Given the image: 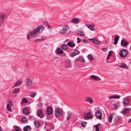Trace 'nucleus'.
Wrapping results in <instances>:
<instances>
[{"mask_svg":"<svg viewBox=\"0 0 131 131\" xmlns=\"http://www.w3.org/2000/svg\"><path fill=\"white\" fill-rule=\"evenodd\" d=\"M55 114L57 117H60L62 115V110L59 108H56L55 110Z\"/></svg>","mask_w":131,"mask_h":131,"instance_id":"nucleus-1","label":"nucleus"},{"mask_svg":"<svg viewBox=\"0 0 131 131\" xmlns=\"http://www.w3.org/2000/svg\"><path fill=\"white\" fill-rule=\"evenodd\" d=\"M128 51L126 49H123L121 50L120 52V56L122 58L126 57L128 54Z\"/></svg>","mask_w":131,"mask_h":131,"instance_id":"nucleus-2","label":"nucleus"},{"mask_svg":"<svg viewBox=\"0 0 131 131\" xmlns=\"http://www.w3.org/2000/svg\"><path fill=\"white\" fill-rule=\"evenodd\" d=\"M84 116V118L85 120H89L92 118V116L90 112H89L85 114Z\"/></svg>","mask_w":131,"mask_h":131,"instance_id":"nucleus-3","label":"nucleus"},{"mask_svg":"<svg viewBox=\"0 0 131 131\" xmlns=\"http://www.w3.org/2000/svg\"><path fill=\"white\" fill-rule=\"evenodd\" d=\"M69 27L68 25H65L64 26L62 29L60 31V34H64L67 32V30L69 29Z\"/></svg>","mask_w":131,"mask_h":131,"instance_id":"nucleus-4","label":"nucleus"},{"mask_svg":"<svg viewBox=\"0 0 131 131\" xmlns=\"http://www.w3.org/2000/svg\"><path fill=\"white\" fill-rule=\"evenodd\" d=\"M29 33L31 35V36L32 37H34L36 35L39 34L36 28L33 31H29Z\"/></svg>","mask_w":131,"mask_h":131,"instance_id":"nucleus-5","label":"nucleus"},{"mask_svg":"<svg viewBox=\"0 0 131 131\" xmlns=\"http://www.w3.org/2000/svg\"><path fill=\"white\" fill-rule=\"evenodd\" d=\"M95 116L100 119H101L102 114L101 112L99 110H96L95 112Z\"/></svg>","mask_w":131,"mask_h":131,"instance_id":"nucleus-6","label":"nucleus"},{"mask_svg":"<svg viewBox=\"0 0 131 131\" xmlns=\"http://www.w3.org/2000/svg\"><path fill=\"white\" fill-rule=\"evenodd\" d=\"M36 28L39 33L41 32L45 29L44 27L42 25L37 26Z\"/></svg>","mask_w":131,"mask_h":131,"instance_id":"nucleus-7","label":"nucleus"},{"mask_svg":"<svg viewBox=\"0 0 131 131\" xmlns=\"http://www.w3.org/2000/svg\"><path fill=\"white\" fill-rule=\"evenodd\" d=\"M26 87H28L32 84L33 81L27 78L26 79Z\"/></svg>","mask_w":131,"mask_h":131,"instance_id":"nucleus-8","label":"nucleus"},{"mask_svg":"<svg viewBox=\"0 0 131 131\" xmlns=\"http://www.w3.org/2000/svg\"><path fill=\"white\" fill-rule=\"evenodd\" d=\"M47 115L51 114L53 112L52 108L51 107H49L47 108Z\"/></svg>","mask_w":131,"mask_h":131,"instance_id":"nucleus-9","label":"nucleus"},{"mask_svg":"<svg viewBox=\"0 0 131 131\" xmlns=\"http://www.w3.org/2000/svg\"><path fill=\"white\" fill-rule=\"evenodd\" d=\"M89 40L95 44L99 45L100 44V42L94 38L91 39H89Z\"/></svg>","mask_w":131,"mask_h":131,"instance_id":"nucleus-10","label":"nucleus"},{"mask_svg":"<svg viewBox=\"0 0 131 131\" xmlns=\"http://www.w3.org/2000/svg\"><path fill=\"white\" fill-rule=\"evenodd\" d=\"M121 118L119 116H116L115 118V124L119 123L120 121Z\"/></svg>","mask_w":131,"mask_h":131,"instance_id":"nucleus-11","label":"nucleus"},{"mask_svg":"<svg viewBox=\"0 0 131 131\" xmlns=\"http://www.w3.org/2000/svg\"><path fill=\"white\" fill-rule=\"evenodd\" d=\"M55 53L57 54H62L63 53V51L62 49L60 48H58L57 49Z\"/></svg>","mask_w":131,"mask_h":131,"instance_id":"nucleus-12","label":"nucleus"},{"mask_svg":"<svg viewBox=\"0 0 131 131\" xmlns=\"http://www.w3.org/2000/svg\"><path fill=\"white\" fill-rule=\"evenodd\" d=\"M71 22L74 24H77L79 23L80 21L78 18H73L71 21Z\"/></svg>","mask_w":131,"mask_h":131,"instance_id":"nucleus-13","label":"nucleus"},{"mask_svg":"<svg viewBox=\"0 0 131 131\" xmlns=\"http://www.w3.org/2000/svg\"><path fill=\"white\" fill-rule=\"evenodd\" d=\"M85 100L87 102L91 104H92L93 103V101L92 99L90 97L88 96L86 97Z\"/></svg>","mask_w":131,"mask_h":131,"instance_id":"nucleus-14","label":"nucleus"},{"mask_svg":"<svg viewBox=\"0 0 131 131\" xmlns=\"http://www.w3.org/2000/svg\"><path fill=\"white\" fill-rule=\"evenodd\" d=\"M78 35L81 36H84L85 35L84 32L82 30L80 29H78L76 31Z\"/></svg>","mask_w":131,"mask_h":131,"instance_id":"nucleus-15","label":"nucleus"},{"mask_svg":"<svg viewBox=\"0 0 131 131\" xmlns=\"http://www.w3.org/2000/svg\"><path fill=\"white\" fill-rule=\"evenodd\" d=\"M6 16V15L4 14H0V22L3 23L4 21V20Z\"/></svg>","mask_w":131,"mask_h":131,"instance_id":"nucleus-16","label":"nucleus"},{"mask_svg":"<svg viewBox=\"0 0 131 131\" xmlns=\"http://www.w3.org/2000/svg\"><path fill=\"white\" fill-rule=\"evenodd\" d=\"M23 112L24 114L26 115H28L29 114V112L27 108H25L23 110Z\"/></svg>","mask_w":131,"mask_h":131,"instance_id":"nucleus-17","label":"nucleus"},{"mask_svg":"<svg viewBox=\"0 0 131 131\" xmlns=\"http://www.w3.org/2000/svg\"><path fill=\"white\" fill-rule=\"evenodd\" d=\"M90 77L91 78L97 81H100L101 79L99 77L93 75H92L90 76Z\"/></svg>","mask_w":131,"mask_h":131,"instance_id":"nucleus-18","label":"nucleus"},{"mask_svg":"<svg viewBox=\"0 0 131 131\" xmlns=\"http://www.w3.org/2000/svg\"><path fill=\"white\" fill-rule=\"evenodd\" d=\"M38 116L40 118H42L43 116L42 111L40 110H39L37 112Z\"/></svg>","mask_w":131,"mask_h":131,"instance_id":"nucleus-19","label":"nucleus"},{"mask_svg":"<svg viewBox=\"0 0 131 131\" xmlns=\"http://www.w3.org/2000/svg\"><path fill=\"white\" fill-rule=\"evenodd\" d=\"M129 99H126L123 102L124 105L128 106L129 104Z\"/></svg>","mask_w":131,"mask_h":131,"instance_id":"nucleus-20","label":"nucleus"},{"mask_svg":"<svg viewBox=\"0 0 131 131\" xmlns=\"http://www.w3.org/2000/svg\"><path fill=\"white\" fill-rule=\"evenodd\" d=\"M128 42L124 39H123L121 41V45L124 46H126L128 44Z\"/></svg>","mask_w":131,"mask_h":131,"instance_id":"nucleus-21","label":"nucleus"},{"mask_svg":"<svg viewBox=\"0 0 131 131\" xmlns=\"http://www.w3.org/2000/svg\"><path fill=\"white\" fill-rule=\"evenodd\" d=\"M70 62L68 60L65 61V66L66 67L70 68Z\"/></svg>","mask_w":131,"mask_h":131,"instance_id":"nucleus-22","label":"nucleus"},{"mask_svg":"<svg viewBox=\"0 0 131 131\" xmlns=\"http://www.w3.org/2000/svg\"><path fill=\"white\" fill-rule=\"evenodd\" d=\"M34 124L35 127L37 128H39L40 126V124L39 122L37 121H35Z\"/></svg>","mask_w":131,"mask_h":131,"instance_id":"nucleus-23","label":"nucleus"},{"mask_svg":"<svg viewBox=\"0 0 131 131\" xmlns=\"http://www.w3.org/2000/svg\"><path fill=\"white\" fill-rule=\"evenodd\" d=\"M31 129V127L29 126H27L24 128V130L25 131H30Z\"/></svg>","mask_w":131,"mask_h":131,"instance_id":"nucleus-24","label":"nucleus"},{"mask_svg":"<svg viewBox=\"0 0 131 131\" xmlns=\"http://www.w3.org/2000/svg\"><path fill=\"white\" fill-rule=\"evenodd\" d=\"M116 116L115 114H111L110 116L109 117V122L111 123L112 122V118L115 116Z\"/></svg>","mask_w":131,"mask_h":131,"instance_id":"nucleus-25","label":"nucleus"},{"mask_svg":"<svg viewBox=\"0 0 131 131\" xmlns=\"http://www.w3.org/2000/svg\"><path fill=\"white\" fill-rule=\"evenodd\" d=\"M67 45L68 46L71 47H74L75 45V44L74 43H72L70 41H69L67 43Z\"/></svg>","mask_w":131,"mask_h":131,"instance_id":"nucleus-26","label":"nucleus"},{"mask_svg":"<svg viewBox=\"0 0 131 131\" xmlns=\"http://www.w3.org/2000/svg\"><path fill=\"white\" fill-rule=\"evenodd\" d=\"M95 26L94 24H92L88 26V28L92 31L94 30V27Z\"/></svg>","mask_w":131,"mask_h":131,"instance_id":"nucleus-27","label":"nucleus"},{"mask_svg":"<svg viewBox=\"0 0 131 131\" xmlns=\"http://www.w3.org/2000/svg\"><path fill=\"white\" fill-rule=\"evenodd\" d=\"M79 53L80 52L79 50H76L72 53V55L73 57L79 54Z\"/></svg>","mask_w":131,"mask_h":131,"instance_id":"nucleus-28","label":"nucleus"},{"mask_svg":"<svg viewBox=\"0 0 131 131\" xmlns=\"http://www.w3.org/2000/svg\"><path fill=\"white\" fill-rule=\"evenodd\" d=\"M120 96L119 95H114L113 96H112L109 97V99H119Z\"/></svg>","mask_w":131,"mask_h":131,"instance_id":"nucleus-29","label":"nucleus"},{"mask_svg":"<svg viewBox=\"0 0 131 131\" xmlns=\"http://www.w3.org/2000/svg\"><path fill=\"white\" fill-rule=\"evenodd\" d=\"M130 110V109L127 108H125L122 111V113L123 114H125L128 113Z\"/></svg>","mask_w":131,"mask_h":131,"instance_id":"nucleus-30","label":"nucleus"},{"mask_svg":"<svg viewBox=\"0 0 131 131\" xmlns=\"http://www.w3.org/2000/svg\"><path fill=\"white\" fill-rule=\"evenodd\" d=\"M21 121L23 123H26L28 122V120L26 117H24L22 118Z\"/></svg>","mask_w":131,"mask_h":131,"instance_id":"nucleus-31","label":"nucleus"},{"mask_svg":"<svg viewBox=\"0 0 131 131\" xmlns=\"http://www.w3.org/2000/svg\"><path fill=\"white\" fill-rule=\"evenodd\" d=\"M22 82V81H18L15 83L14 85V86L16 87L19 86L21 84Z\"/></svg>","mask_w":131,"mask_h":131,"instance_id":"nucleus-32","label":"nucleus"},{"mask_svg":"<svg viewBox=\"0 0 131 131\" xmlns=\"http://www.w3.org/2000/svg\"><path fill=\"white\" fill-rule=\"evenodd\" d=\"M71 116V113L70 112H67V115L66 116V118L67 121H68L70 117Z\"/></svg>","mask_w":131,"mask_h":131,"instance_id":"nucleus-33","label":"nucleus"},{"mask_svg":"<svg viewBox=\"0 0 131 131\" xmlns=\"http://www.w3.org/2000/svg\"><path fill=\"white\" fill-rule=\"evenodd\" d=\"M28 102V101L25 98L23 99L21 101L22 103H27Z\"/></svg>","mask_w":131,"mask_h":131,"instance_id":"nucleus-34","label":"nucleus"},{"mask_svg":"<svg viewBox=\"0 0 131 131\" xmlns=\"http://www.w3.org/2000/svg\"><path fill=\"white\" fill-rule=\"evenodd\" d=\"M61 48L64 50L67 49L68 47L67 45L66 44H63L61 45Z\"/></svg>","mask_w":131,"mask_h":131,"instance_id":"nucleus-35","label":"nucleus"},{"mask_svg":"<svg viewBox=\"0 0 131 131\" xmlns=\"http://www.w3.org/2000/svg\"><path fill=\"white\" fill-rule=\"evenodd\" d=\"M7 109L8 111L9 112L11 111L12 110L11 108L9 105V104L8 103H7Z\"/></svg>","mask_w":131,"mask_h":131,"instance_id":"nucleus-36","label":"nucleus"},{"mask_svg":"<svg viewBox=\"0 0 131 131\" xmlns=\"http://www.w3.org/2000/svg\"><path fill=\"white\" fill-rule=\"evenodd\" d=\"M88 59L89 60H92L93 59V57L92 55L90 54L88 56Z\"/></svg>","mask_w":131,"mask_h":131,"instance_id":"nucleus-37","label":"nucleus"},{"mask_svg":"<svg viewBox=\"0 0 131 131\" xmlns=\"http://www.w3.org/2000/svg\"><path fill=\"white\" fill-rule=\"evenodd\" d=\"M37 94L35 92H33L31 93L30 94V96L32 98L34 97Z\"/></svg>","mask_w":131,"mask_h":131,"instance_id":"nucleus-38","label":"nucleus"},{"mask_svg":"<svg viewBox=\"0 0 131 131\" xmlns=\"http://www.w3.org/2000/svg\"><path fill=\"white\" fill-rule=\"evenodd\" d=\"M119 67L124 68H127L126 66L124 64H121L119 66Z\"/></svg>","mask_w":131,"mask_h":131,"instance_id":"nucleus-39","label":"nucleus"},{"mask_svg":"<svg viewBox=\"0 0 131 131\" xmlns=\"http://www.w3.org/2000/svg\"><path fill=\"white\" fill-rule=\"evenodd\" d=\"M86 123H87V122L84 121H82L81 123V125L84 127L85 126Z\"/></svg>","mask_w":131,"mask_h":131,"instance_id":"nucleus-40","label":"nucleus"},{"mask_svg":"<svg viewBox=\"0 0 131 131\" xmlns=\"http://www.w3.org/2000/svg\"><path fill=\"white\" fill-rule=\"evenodd\" d=\"M19 89L17 88L15 89L14 90V93H18L19 92Z\"/></svg>","mask_w":131,"mask_h":131,"instance_id":"nucleus-41","label":"nucleus"},{"mask_svg":"<svg viewBox=\"0 0 131 131\" xmlns=\"http://www.w3.org/2000/svg\"><path fill=\"white\" fill-rule=\"evenodd\" d=\"M119 38V36L118 35H116L115 36V40L117 41H118Z\"/></svg>","mask_w":131,"mask_h":131,"instance_id":"nucleus-42","label":"nucleus"},{"mask_svg":"<svg viewBox=\"0 0 131 131\" xmlns=\"http://www.w3.org/2000/svg\"><path fill=\"white\" fill-rule=\"evenodd\" d=\"M94 127H95V131H99V129L98 126H97V125H95L94 126Z\"/></svg>","mask_w":131,"mask_h":131,"instance_id":"nucleus-43","label":"nucleus"},{"mask_svg":"<svg viewBox=\"0 0 131 131\" xmlns=\"http://www.w3.org/2000/svg\"><path fill=\"white\" fill-rule=\"evenodd\" d=\"M77 39L78 40L77 43H80L81 40L79 38H77Z\"/></svg>","mask_w":131,"mask_h":131,"instance_id":"nucleus-44","label":"nucleus"},{"mask_svg":"<svg viewBox=\"0 0 131 131\" xmlns=\"http://www.w3.org/2000/svg\"><path fill=\"white\" fill-rule=\"evenodd\" d=\"M15 131H19V128L17 126L16 127Z\"/></svg>","mask_w":131,"mask_h":131,"instance_id":"nucleus-45","label":"nucleus"},{"mask_svg":"<svg viewBox=\"0 0 131 131\" xmlns=\"http://www.w3.org/2000/svg\"><path fill=\"white\" fill-rule=\"evenodd\" d=\"M34 118V117L33 116H30L29 117V118L28 119L29 120L30 119H33Z\"/></svg>","mask_w":131,"mask_h":131,"instance_id":"nucleus-46","label":"nucleus"},{"mask_svg":"<svg viewBox=\"0 0 131 131\" xmlns=\"http://www.w3.org/2000/svg\"><path fill=\"white\" fill-rule=\"evenodd\" d=\"M30 34H28L27 36V38L28 39H29L30 38Z\"/></svg>","mask_w":131,"mask_h":131,"instance_id":"nucleus-47","label":"nucleus"},{"mask_svg":"<svg viewBox=\"0 0 131 131\" xmlns=\"http://www.w3.org/2000/svg\"><path fill=\"white\" fill-rule=\"evenodd\" d=\"M82 41H83V42L85 43H86L88 42V41L85 39L83 40Z\"/></svg>","mask_w":131,"mask_h":131,"instance_id":"nucleus-48","label":"nucleus"},{"mask_svg":"<svg viewBox=\"0 0 131 131\" xmlns=\"http://www.w3.org/2000/svg\"><path fill=\"white\" fill-rule=\"evenodd\" d=\"M10 103L9 105H10L11 106H13V103L12 101H10L9 102Z\"/></svg>","mask_w":131,"mask_h":131,"instance_id":"nucleus-49","label":"nucleus"},{"mask_svg":"<svg viewBox=\"0 0 131 131\" xmlns=\"http://www.w3.org/2000/svg\"><path fill=\"white\" fill-rule=\"evenodd\" d=\"M43 24H44V25L45 26H48V24L47 23V22H46V21L44 22V23H43Z\"/></svg>","mask_w":131,"mask_h":131,"instance_id":"nucleus-50","label":"nucleus"},{"mask_svg":"<svg viewBox=\"0 0 131 131\" xmlns=\"http://www.w3.org/2000/svg\"><path fill=\"white\" fill-rule=\"evenodd\" d=\"M41 39H36L35 40V41H38L39 42L40 41H41Z\"/></svg>","mask_w":131,"mask_h":131,"instance_id":"nucleus-51","label":"nucleus"},{"mask_svg":"<svg viewBox=\"0 0 131 131\" xmlns=\"http://www.w3.org/2000/svg\"><path fill=\"white\" fill-rule=\"evenodd\" d=\"M107 50V49L106 48H104L102 49V50L104 51H106Z\"/></svg>","mask_w":131,"mask_h":131,"instance_id":"nucleus-52","label":"nucleus"},{"mask_svg":"<svg viewBox=\"0 0 131 131\" xmlns=\"http://www.w3.org/2000/svg\"><path fill=\"white\" fill-rule=\"evenodd\" d=\"M117 43V41L114 40V44L115 45H116Z\"/></svg>","mask_w":131,"mask_h":131,"instance_id":"nucleus-53","label":"nucleus"},{"mask_svg":"<svg viewBox=\"0 0 131 131\" xmlns=\"http://www.w3.org/2000/svg\"><path fill=\"white\" fill-rule=\"evenodd\" d=\"M112 52V51H110L109 52V53H108V56L110 57V56H111V54L110 53H111Z\"/></svg>","mask_w":131,"mask_h":131,"instance_id":"nucleus-54","label":"nucleus"},{"mask_svg":"<svg viewBox=\"0 0 131 131\" xmlns=\"http://www.w3.org/2000/svg\"><path fill=\"white\" fill-rule=\"evenodd\" d=\"M47 27L48 28L50 29H52L51 27L49 25H48V26H47Z\"/></svg>","mask_w":131,"mask_h":131,"instance_id":"nucleus-55","label":"nucleus"},{"mask_svg":"<svg viewBox=\"0 0 131 131\" xmlns=\"http://www.w3.org/2000/svg\"><path fill=\"white\" fill-rule=\"evenodd\" d=\"M41 40H44L45 39V38L44 37L42 36L41 37Z\"/></svg>","mask_w":131,"mask_h":131,"instance_id":"nucleus-56","label":"nucleus"},{"mask_svg":"<svg viewBox=\"0 0 131 131\" xmlns=\"http://www.w3.org/2000/svg\"><path fill=\"white\" fill-rule=\"evenodd\" d=\"M82 61L83 62H85V60L83 58H82Z\"/></svg>","mask_w":131,"mask_h":131,"instance_id":"nucleus-57","label":"nucleus"},{"mask_svg":"<svg viewBox=\"0 0 131 131\" xmlns=\"http://www.w3.org/2000/svg\"><path fill=\"white\" fill-rule=\"evenodd\" d=\"M130 122H131V118L129 120L128 123Z\"/></svg>","mask_w":131,"mask_h":131,"instance_id":"nucleus-58","label":"nucleus"},{"mask_svg":"<svg viewBox=\"0 0 131 131\" xmlns=\"http://www.w3.org/2000/svg\"><path fill=\"white\" fill-rule=\"evenodd\" d=\"M100 124L99 123H98L97 125V126L99 125Z\"/></svg>","mask_w":131,"mask_h":131,"instance_id":"nucleus-59","label":"nucleus"},{"mask_svg":"<svg viewBox=\"0 0 131 131\" xmlns=\"http://www.w3.org/2000/svg\"><path fill=\"white\" fill-rule=\"evenodd\" d=\"M108 57H109V56H108L106 58H107V59H109Z\"/></svg>","mask_w":131,"mask_h":131,"instance_id":"nucleus-60","label":"nucleus"},{"mask_svg":"<svg viewBox=\"0 0 131 131\" xmlns=\"http://www.w3.org/2000/svg\"><path fill=\"white\" fill-rule=\"evenodd\" d=\"M55 58H58V57H55Z\"/></svg>","mask_w":131,"mask_h":131,"instance_id":"nucleus-61","label":"nucleus"},{"mask_svg":"<svg viewBox=\"0 0 131 131\" xmlns=\"http://www.w3.org/2000/svg\"><path fill=\"white\" fill-rule=\"evenodd\" d=\"M68 41V39H67V40H66V41Z\"/></svg>","mask_w":131,"mask_h":131,"instance_id":"nucleus-62","label":"nucleus"},{"mask_svg":"<svg viewBox=\"0 0 131 131\" xmlns=\"http://www.w3.org/2000/svg\"><path fill=\"white\" fill-rule=\"evenodd\" d=\"M46 131H49V130H47Z\"/></svg>","mask_w":131,"mask_h":131,"instance_id":"nucleus-63","label":"nucleus"}]
</instances>
